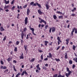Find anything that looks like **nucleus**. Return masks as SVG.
Masks as SVG:
<instances>
[{
	"mask_svg": "<svg viewBox=\"0 0 77 77\" xmlns=\"http://www.w3.org/2000/svg\"><path fill=\"white\" fill-rule=\"evenodd\" d=\"M74 30H75V33H77V29H75V28H74V29L73 28L72 31L71 32V36H73V35H74L73 32H74Z\"/></svg>",
	"mask_w": 77,
	"mask_h": 77,
	"instance_id": "obj_1",
	"label": "nucleus"
},
{
	"mask_svg": "<svg viewBox=\"0 0 77 77\" xmlns=\"http://www.w3.org/2000/svg\"><path fill=\"white\" fill-rule=\"evenodd\" d=\"M57 39L58 41V45H59V44H60V42H62V41H60V37H57Z\"/></svg>",
	"mask_w": 77,
	"mask_h": 77,
	"instance_id": "obj_2",
	"label": "nucleus"
},
{
	"mask_svg": "<svg viewBox=\"0 0 77 77\" xmlns=\"http://www.w3.org/2000/svg\"><path fill=\"white\" fill-rule=\"evenodd\" d=\"M25 74L26 75H28V74L26 72V71H23L22 73L21 74V75H24V74Z\"/></svg>",
	"mask_w": 77,
	"mask_h": 77,
	"instance_id": "obj_3",
	"label": "nucleus"
},
{
	"mask_svg": "<svg viewBox=\"0 0 77 77\" xmlns=\"http://www.w3.org/2000/svg\"><path fill=\"white\" fill-rule=\"evenodd\" d=\"M27 20H28V18L27 17H26L25 20V24L26 25L27 24V23H28Z\"/></svg>",
	"mask_w": 77,
	"mask_h": 77,
	"instance_id": "obj_4",
	"label": "nucleus"
},
{
	"mask_svg": "<svg viewBox=\"0 0 77 77\" xmlns=\"http://www.w3.org/2000/svg\"><path fill=\"white\" fill-rule=\"evenodd\" d=\"M71 72H68V73H66L65 75L67 77H69V75L71 74Z\"/></svg>",
	"mask_w": 77,
	"mask_h": 77,
	"instance_id": "obj_5",
	"label": "nucleus"
},
{
	"mask_svg": "<svg viewBox=\"0 0 77 77\" xmlns=\"http://www.w3.org/2000/svg\"><path fill=\"white\" fill-rule=\"evenodd\" d=\"M47 57H48L49 58H51V57H52V55H51V53H49V56H47Z\"/></svg>",
	"mask_w": 77,
	"mask_h": 77,
	"instance_id": "obj_6",
	"label": "nucleus"
},
{
	"mask_svg": "<svg viewBox=\"0 0 77 77\" xmlns=\"http://www.w3.org/2000/svg\"><path fill=\"white\" fill-rule=\"evenodd\" d=\"M38 12L39 14L40 15H41V14H42V12L40 10H38Z\"/></svg>",
	"mask_w": 77,
	"mask_h": 77,
	"instance_id": "obj_7",
	"label": "nucleus"
},
{
	"mask_svg": "<svg viewBox=\"0 0 77 77\" xmlns=\"http://www.w3.org/2000/svg\"><path fill=\"white\" fill-rule=\"evenodd\" d=\"M36 68H37V69H38V70H41V68L39 67V64H38L37 66H36Z\"/></svg>",
	"mask_w": 77,
	"mask_h": 77,
	"instance_id": "obj_8",
	"label": "nucleus"
},
{
	"mask_svg": "<svg viewBox=\"0 0 77 77\" xmlns=\"http://www.w3.org/2000/svg\"><path fill=\"white\" fill-rule=\"evenodd\" d=\"M30 9H29L28 8L27 10V14L28 15H29V13H30Z\"/></svg>",
	"mask_w": 77,
	"mask_h": 77,
	"instance_id": "obj_9",
	"label": "nucleus"
},
{
	"mask_svg": "<svg viewBox=\"0 0 77 77\" xmlns=\"http://www.w3.org/2000/svg\"><path fill=\"white\" fill-rule=\"evenodd\" d=\"M36 4L37 5H38V6L39 7V8H41V5L38 4V2H36Z\"/></svg>",
	"mask_w": 77,
	"mask_h": 77,
	"instance_id": "obj_10",
	"label": "nucleus"
},
{
	"mask_svg": "<svg viewBox=\"0 0 77 77\" xmlns=\"http://www.w3.org/2000/svg\"><path fill=\"white\" fill-rule=\"evenodd\" d=\"M0 30L2 32V31H4L5 29H3V27H1L0 28Z\"/></svg>",
	"mask_w": 77,
	"mask_h": 77,
	"instance_id": "obj_11",
	"label": "nucleus"
},
{
	"mask_svg": "<svg viewBox=\"0 0 77 77\" xmlns=\"http://www.w3.org/2000/svg\"><path fill=\"white\" fill-rule=\"evenodd\" d=\"M58 18H59V19H63V16H59Z\"/></svg>",
	"mask_w": 77,
	"mask_h": 77,
	"instance_id": "obj_12",
	"label": "nucleus"
},
{
	"mask_svg": "<svg viewBox=\"0 0 77 77\" xmlns=\"http://www.w3.org/2000/svg\"><path fill=\"white\" fill-rule=\"evenodd\" d=\"M24 33L23 32H22V34H21V36L22 37V38L23 39V37L24 36Z\"/></svg>",
	"mask_w": 77,
	"mask_h": 77,
	"instance_id": "obj_13",
	"label": "nucleus"
},
{
	"mask_svg": "<svg viewBox=\"0 0 77 77\" xmlns=\"http://www.w3.org/2000/svg\"><path fill=\"white\" fill-rule=\"evenodd\" d=\"M19 57L20 59H24V57L22 55H21V56Z\"/></svg>",
	"mask_w": 77,
	"mask_h": 77,
	"instance_id": "obj_14",
	"label": "nucleus"
},
{
	"mask_svg": "<svg viewBox=\"0 0 77 77\" xmlns=\"http://www.w3.org/2000/svg\"><path fill=\"white\" fill-rule=\"evenodd\" d=\"M46 7L47 9L48 10L49 9V7L48 6V4H46Z\"/></svg>",
	"mask_w": 77,
	"mask_h": 77,
	"instance_id": "obj_15",
	"label": "nucleus"
},
{
	"mask_svg": "<svg viewBox=\"0 0 77 77\" xmlns=\"http://www.w3.org/2000/svg\"><path fill=\"white\" fill-rule=\"evenodd\" d=\"M41 20H42V21L43 23H45V24H46V22L45 21V20H43V19H41Z\"/></svg>",
	"mask_w": 77,
	"mask_h": 77,
	"instance_id": "obj_16",
	"label": "nucleus"
},
{
	"mask_svg": "<svg viewBox=\"0 0 77 77\" xmlns=\"http://www.w3.org/2000/svg\"><path fill=\"white\" fill-rule=\"evenodd\" d=\"M67 71L68 72H71V71L69 70V68H66Z\"/></svg>",
	"mask_w": 77,
	"mask_h": 77,
	"instance_id": "obj_17",
	"label": "nucleus"
},
{
	"mask_svg": "<svg viewBox=\"0 0 77 77\" xmlns=\"http://www.w3.org/2000/svg\"><path fill=\"white\" fill-rule=\"evenodd\" d=\"M55 28H54V27H52V32H54V31H55Z\"/></svg>",
	"mask_w": 77,
	"mask_h": 77,
	"instance_id": "obj_18",
	"label": "nucleus"
},
{
	"mask_svg": "<svg viewBox=\"0 0 77 77\" xmlns=\"http://www.w3.org/2000/svg\"><path fill=\"white\" fill-rule=\"evenodd\" d=\"M9 5L5 6L4 7V9H8L9 8Z\"/></svg>",
	"mask_w": 77,
	"mask_h": 77,
	"instance_id": "obj_19",
	"label": "nucleus"
},
{
	"mask_svg": "<svg viewBox=\"0 0 77 77\" xmlns=\"http://www.w3.org/2000/svg\"><path fill=\"white\" fill-rule=\"evenodd\" d=\"M5 4H6V5L7 4H9V1L8 0L7 1H6L5 2Z\"/></svg>",
	"mask_w": 77,
	"mask_h": 77,
	"instance_id": "obj_20",
	"label": "nucleus"
},
{
	"mask_svg": "<svg viewBox=\"0 0 77 77\" xmlns=\"http://www.w3.org/2000/svg\"><path fill=\"white\" fill-rule=\"evenodd\" d=\"M48 42L47 41H45V45L47 46V44H48Z\"/></svg>",
	"mask_w": 77,
	"mask_h": 77,
	"instance_id": "obj_21",
	"label": "nucleus"
},
{
	"mask_svg": "<svg viewBox=\"0 0 77 77\" xmlns=\"http://www.w3.org/2000/svg\"><path fill=\"white\" fill-rule=\"evenodd\" d=\"M53 18L54 19V20H56V18H57V17L55 15H54Z\"/></svg>",
	"mask_w": 77,
	"mask_h": 77,
	"instance_id": "obj_22",
	"label": "nucleus"
},
{
	"mask_svg": "<svg viewBox=\"0 0 77 77\" xmlns=\"http://www.w3.org/2000/svg\"><path fill=\"white\" fill-rule=\"evenodd\" d=\"M27 46H26V45H24V48H25V50H27Z\"/></svg>",
	"mask_w": 77,
	"mask_h": 77,
	"instance_id": "obj_23",
	"label": "nucleus"
},
{
	"mask_svg": "<svg viewBox=\"0 0 77 77\" xmlns=\"http://www.w3.org/2000/svg\"><path fill=\"white\" fill-rule=\"evenodd\" d=\"M13 68H14V71H15L16 72L17 71V69H15V66L14 65L13 66Z\"/></svg>",
	"mask_w": 77,
	"mask_h": 77,
	"instance_id": "obj_24",
	"label": "nucleus"
},
{
	"mask_svg": "<svg viewBox=\"0 0 77 77\" xmlns=\"http://www.w3.org/2000/svg\"><path fill=\"white\" fill-rule=\"evenodd\" d=\"M35 60V58H33L32 59V60H30V62H33Z\"/></svg>",
	"mask_w": 77,
	"mask_h": 77,
	"instance_id": "obj_25",
	"label": "nucleus"
},
{
	"mask_svg": "<svg viewBox=\"0 0 77 77\" xmlns=\"http://www.w3.org/2000/svg\"><path fill=\"white\" fill-rule=\"evenodd\" d=\"M64 76H62L61 75H59L57 76V77H64Z\"/></svg>",
	"mask_w": 77,
	"mask_h": 77,
	"instance_id": "obj_26",
	"label": "nucleus"
},
{
	"mask_svg": "<svg viewBox=\"0 0 77 77\" xmlns=\"http://www.w3.org/2000/svg\"><path fill=\"white\" fill-rule=\"evenodd\" d=\"M57 14H62V13L60 12V11H57Z\"/></svg>",
	"mask_w": 77,
	"mask_h": 77,
	"instance_id": "obj_27",
	"label": "nucleus"
},
{
	"mask_svg": "<svg viewBox=\"0 0 77 77\" xmlns=\"http://www.w3.org/2000/svg\"><path fill=\"white\" fill-rule=\"evenodd\" d=\"M30 35H27V37H26V39H28L29 38V36H30Z\"/></svg>",
	"mask_w": 77,
	"mask_h": 77,
	"instance_id": "obj_28",
	"label": "nucleus"
},
{
	"mask_svg": "<svg viewBox=\"0 0 77 77\" xmlns=\"http://www.w3.org/2000/svg\"><path fill=\"white\" fill-rule=\"evenodd\" d=\"M65 59H67L68 58V55L67 54H66L65 55Z\"/></svg>",
	"mask_w": 77,
	"mask_h": 77,
	"instance_id": "obj_29",
	"label": "nucleus"
},
{
	"mask_svg": "<svg viewBox=\"0 0 77 77\" xmlns=\"http://www.w3.org/2000/svg\"><path fill=\"white\" fill-rule=\"evenodd\" d=\"M55 60L57 61V62H58V61H60V60L59 59H57V58H55Z\"/></svg>",
	"mask_w": 77,
	"mask_h": 77,
	"instance_id": "obj_30",
	"label": "nucleus"
},
{
	"mask_svg": "<svg viewBox=\"0 0 77 77\" xmlns=\"http://www.w3.org/2000/svg\"><path fill=\"white\" fill-rule=\"evenodd\" d=\"M6 36H5L4 37V39H3V41H5L6 40Z\"/></svg>",
	"mask_w": 77,
	"mask_h": 77,
	"instance_id": "obj_31",
	"label": "nucleus"
},
{
	"mask_svg": "<svg viewBox=\"0 0 77 77\" xmlns=\"http://www.w3.org/2000/svg\"><path fill=\"white\" fill-rule=\"evenodd\" d=\"M76 10V8H73V9L72 10V12H74V11Z\"/></svg>",
	"mask_w": 77,
	"mask_h": 77,
	"instance_id": "obj_32",
	"label": "nucleus"
},
{
	"mask_svg": "<svg viewBox=\"0 0 77 77\" xmlns=\"http://www.w3.org/2000/svg\"><path fill=\"white\" fill-rule=\"evenodd\" d=\"M30 30H32V32H34V29H33V28H30Z\"/></svg>",
	"mask_w": 77,
	"mask_h": 77,
	"instance_id": "obj_33",
	"label": "nucleus"
},
{
	"mask_svg": "<svg viewBox=\"0 0 77 77\" xmlns=\"http://www.w3.org/2000/svg\"><path fill=\"white\" fill-rule=\"evenodd\" d=\"M69 64H71L72 63V60H70L69 61Z\"/></svg>",
	"mask_w": 77,
	"mask_h": 77,
	"instance_id": "obj_34",
	"label": "nucleus"
},
{
	"mask_svg": "<svg viewBox=\"0 0 77 77\" xmlns=\"http://www.w3.org/2000/svg\"><path fill=\"white\" fill-rule=\"evenodd\" d=\"M14 51H17V47H15L14 49Z\"/></svg>",
	"mask_w": 77,
	"mask_h": 77,
	"instance_id": "obj_35",
	"label": "nucleus"
},
{
	"mask_svg": "<svg viewBox=\"0 0 77 77\" xmlns=\"http://www.w3.org/2000/svg\"><path fill=\"white\" fill-rule=\"evenodd\" d=\"M43 69H45V70H47V67L45 66H44L43 67Z\"/></svg>",
	"mask_w": 77,
	"mask_h": 77,
	"instance_id": "obj_36",
	"label": "nucleus"
},
{
	"mask_svg": "<svg viewBox=\"0 0 77 77\" xmlns=\"http://www.w3.org/2000/svg\"><path fill=\"white\" fill-rule=\"evenodd\" d=\"M15 8V6H14L11 8L12 10L14 11V9Z\"/></svg>",
	"mask_w": 77,
	"mask_h": 77,
	"instance_id": "obj_37",
	"label": "nucleus"
},
{
	"mask_svg": "<svg viewBox=\"0 0 77 77\" xmlns=\"http://www.w3.org/2000/svg\"><path fill=\"white\" fill-rule=\"evenodd\" d=\"M15 2V0H13L11 2V5H13L14 4V2Z\"/></svg>",
	"mask_w": 77,
	"mask_h": 77,
	"instance_id": "obj_38",
	"label": "nucleus"
},
{
	"mask_svg": "<svg viewBox=\"0 0 77 77\" xmlns=\"http://www.w3.org/2000/svg\"><path fill=\"white\" fill-rule=\"evenodd\" d=\"M75 46L74 45H73V49L74 50H75Z\"/></svg>",
	"mask_w": 77,
	"mask_h": 77,
	"instance_id": "obj_39",
	"label": "nucleus"
},
{
	"mask_svg": "<svg viewBox=\"0 0 77 77\" xmlns=\"http://www.w3.org/2000/svg\"><path fill=\"white\" fill-rule=\"evenodd\" d=\"M6 68H7V67L6 66H4V67H3V69H6Z\"/></svg>",
	"mask_w": 77,
	"mask_h": 77,
	"instance_id": "obj_40",
	"label": "nucleus"
},
{
	"mask_svg": "<svg viewBox=\"0 0 77 77\" xmlns=\"http://www.w3.org/2000/svg\"><path fill=\"white\" fill-rule=\"evenodd\" d=\"M34 4V2H32L30 3V5H33Z\"/></svg>",
	"mask_w": 77,
	"mask_h": 77,
	"instance_id": "obj_41",
	"label": "nucleus"
},
{
	"mask_svg": "<svg viewBox=\"0 0 77 77\" xmlns=\"http://www.w3.org/2000/svg\"><path fill=\"white\" fill-rule=\"evenodd\" d=\"M41 59L42 60H43V55H41Z\"/></svg>",
	"mask_w": 77,
	"mask_h": 77,
	"instance_id": "obj_42",
	"label": "nucleus"
},
{
	"mask_svg": "<svg viewBox=\"0 0 77 77\" xmlns=\"http://www.w3.org/2000/svg\"><path fill=\"white\" fill-rule=\"evenodd\" d=\"M26 30H27V28H24V29H23L24 32H26Z\"/></svg>",
	"mask_w": 77,
	"mask_h": 77,
	"instance_id": "obj_43",
	"label": "nucleus"
},
{
	"mask_svg": "<svg viewBox=\"0 0 77 77\" xmlns=\"http://www.w3.org/2000/svg\"><path fill=\"white\" fill-rule=\"evenodd\" d=\"M57 74H55L53 76V77H57Z\"/></svg>",
	"mask_w": 77,
	"mask_h": 77,
	"instance_id": "obj_44",
	"label": "nucleus"
},
{
	"mask_svg": "<svg viewBox=\"0 0 77 77\" xmlns=\"http://www.w3.org/2000/svg\"><path fill=\"white\" fill-rule=\"evenodd\" d=\"M7 60H8V62H9L11 60L10 59V58H8L7 59Z\"/></svg>",
	"mask_w": 77,
	"mask_h": 77,
	"instance_id": "obj_45",
	"label": "nucleus"
},
{
	"mask_svg": "<svg viewBox=\"0 0 77 77\" xmlns=\"http://www.w3.org/2000/svg\"><path fill=\"white\" fill-rule=\"evenodd\" d=\"M19 43H20V42H19L18 41H17L16 42V45H18V44H19Z\"/></svg>",
	"mask_w": 77,
	"mask_h": 77,
	"instance_id": "obj_46",
	"label": "nucleus"
},
{
	"mask_svg": "<svg viewBox=\"0 0 77 77\" xmlns=\"http://www.w3.org/2000/svg\"><path fill=\"white\" fill-rule=\"evenodd\" d=\"M13 62L14 63H17V61H16L15 60H14L13 61Z\"/></svg>",
	"mask_w": 77,
	"mask_h": 77,
	"instance_id": "obj_47",
	"label": "nucleus"
},
{
	"mask_svg": "<svg viewBox=\"0 0 77 77\" xmlns=\"http://www.w3.org/2000/svg\"><path fill=\"white\" fill-rule=\"evenodd\" d=\"M69 38H67L66 40V42H69Z\"/></svg>",
	"mask_w": 77,
	"mask_h": 77,
	"instance_id": "obj_48",
	"label": "nucleus"
},
{
	"mask_svg": "<svg viewBox=\"0 0 77 77\" xmlns=\"http://www.w3.org/2000/svg\"><path fill=\"white\" fill-rule=\"evenodd\" d=\"M71 16H72V17H75V14H72Z\"/></svg>",
	"mask_w": 77,
	"mask_h": 77,
	"instance_id": "obj_49",
	"label": "nucleus"
},
{
	"mask_svg": "<svg viewBox=\"0 0 77 77\" xmlns=\"http://www.w3.org/2000/svg\"><path fill=\"white\" fill-rule=\"evenodd\" d=\"M48 27V25H46V26L45 27V29H47V27Z\"/></svg>",
	"mask_w": 77,
	"mask_h": 77,
	"instance_id": "obj_50",
	"label": "nucleus"
},
{
	"mask_svg": "<svg viewBox=\"0 0 77 77\" xmlns=\"http://www.w3.org/2000/svg\"><path fill=\"white\" fill-rule=\"evenodd\" d=\"M60 48V46H58V47L57 48V50H59V49Z\"/></svg>",
	"mask_w": 77,
	"mask_h": 77,
	"instance_id": "obj_51",
	"label": "nucleus"
},
{
	"mask_svg": "<svg viewBox=\"0 0 77 77\" xmlns=\"http://www.w3.org/2000/svg\"><path fill=\"white\" fill-rule=\"evenodd\" d=\"M1 63L2 64V65H3V62L2 60L1 61Z\"/></svg>",
	"mask_w": 77,
	"mask_h": 77,
	"instance_id": "obj_52",
	"label": "nucleus"
},
{
	"mask_svg": "<svg viewBox=\"0 0 77 77\" xmlns=\"http://www.w3.org/2000/svg\"><path fill=\"white\" fill-rule=\"evenodd\" d=\"M75 65L73 64L72 66L73 68L74 69V68H75Z\"/></svg>",
	"mask_w": 77,
	"mask_h": 77,
	"instance_id": "obj_53",
	"label": "nucleus"
},
{
	"mask_svg": "<svg viewBox=\"0 0 77 77\" xmlns=\"http://www.w3.org/2000/svg\"><path fill=\"white\" fill-rule=\"evenodd\" d=\"M51 28L50 29V30H49V33H51Z\"/></svg>",
	"mask_w": 77,
	"mask_h": 77,
	"instance_id": "obj_54",
	"label": "nucleus"
},
{
	"mask_svg": "<svg viewBox=\"0 0 77 77\" xmlns=\"http://www.w3.org/2000/svg\"><path fill=\"white\" fill-rule=\"evenodd\" d=\"M26 7H27V5H25L23 6V8H26Z\"/></svg>",
	"mask_w": 77,
	"mask_h": 77,
	"instance_id": "obj_55",
	"label": "nucleus"
},
{
	"mask_svg": "<svg viewBox=\"0 0 77 77\" xmlns=\"http://www.w3.org/2000/svg\"><path fill=\"white\" fill-rule=\"evenodd\" d=\"M48 60V58H45L44 59V60Z\"/></svg>",
	"mask_w": 77,
	"mask_h": 77,
	"instance_id": "obj_56",
	"label": "nucleus"
},
{
	"mask_svg": "<svg viewBox=\"0 0 77 77\" xmlns=\"http://www.w3.org/2000/svg\"><path fill=\"white\" fill-rule=\"evenodd\" d=\"M36 72H39V71H38V70L36 69Z\"/></svg>",
	"mask_w": 77,
	"mask_h": 77,
	"instance_id": "obj_57",
	"label": "nucleus"
},
{
	"mask_svg": "<svg viewBox=\"0 0 77 77\" xmlns=\"http://www.w3.org/2000/svg\"><path fill=\"white\" fill-rule=\"evenodd\" d=\"M1 69H3V66H1Z\"/></svg>",
	"mask_w": 77,
	"mask_h": 77,
	"instance_id": "obj_58",
	"label": "nucleus"
},
{
	"mask_svg": "<svg viewBox=\"0 0 77 77\" xmlns=\"http://www.w3.org/2000/svg\"><path fill=\"white\" fill-rule=\"evenodd\" d=\"M75 61L76 62H77V58L76 57L75 58Z\"/></svg>",
	"mask_w": 77,
	"mask_h": 77,
	"instance_id": "obj_59",
	"label": "nucleus"
},
{
	"mask_svg": "<svg viewBox=\"0 0 77 77\" xmlns=\"http://www.w3.org/2000/svg\"><path fill=\"white\" fill-rule=\"evenodd\" d=\"M20 74H21L19 73H18V74H17V75H18V76H19V75H20Z\"/></svg>",
	"mask_w": 77,
	"mask_h": 77,
	"instance_id": "obj_60",
	"label": "nucleus"
},
{
	"mask_svg": "<svg viewBox=\"0 0 77 77\" xmlns=\"http://www.w3.org/2000/svg\"><path fill=\"white\" fill-rule=\"evenodd\" d=\"M48 64H45V66H48Z\"/></svg>",
	"mask_w": 77,
	"mask_h": 77,
	"instance_id": "obj_61",
	"label": "nucleus"
},
{
	"mask_svg": "<svg viewBox=\"0 0 77 77\" xmlns=\"http://www.w3.org/2000/svg\"><path fill=\"white\" fill-rule=\"evenodd\" d=\"M41 26L42 27H43L44 26V24L42 25Z\"/></svg>",
	"mask_w": 77,
	"mask_h": 77,
	"instance_id": "obj_62",
	"label": "nucleus"
},
{
	"mask_svg": "<svg viewBox=\"0 0 77 77\" xmlns=\"http://www.w3.org/2000/svg\"><path fill=\"white\" fill-rule=\"evenodd\" d=\"M38 27L40 28L41 27V24H39L38 25Z\"/></svg>",
	"mask_w": 77,
	"mask_h": 77,
	"instance_id": "obj_63",
	"label": "nucleus"
},
{
	"mask_svg": "<svg viewBox=\"0 0 77 77\" xmlns=\"http://www.w3.org/2000/svg\"><path fill=\"white\" fill-rule=\"evenodd\" d=\"M36 4L35 3L34 4V5H33V6H36Z\"/></svg>",
	"mask_w": 77,
	"mask_h": 77,
	"instance_id": "obj_64",
	"label": "nucleus"
}]
</instances>
